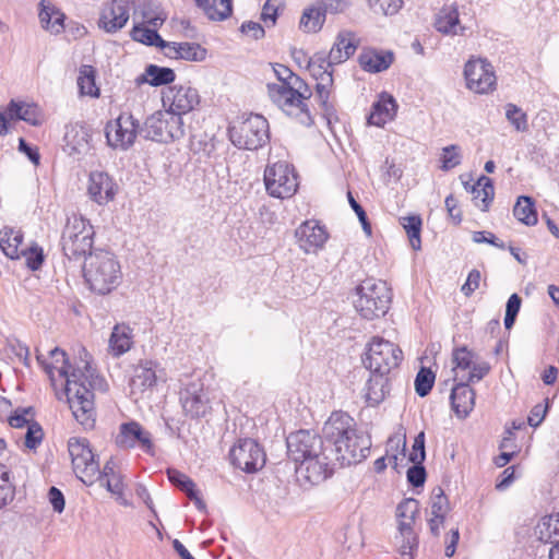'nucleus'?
Segmentation results:
<instances>
[{"mask_svg":"<svg viewBox=\"0 0 559 559\" xmlns=\"http://www.w3.org/2000/svg\"><path fill=\"white\" fill-rule=\"evenodd\" d=\"M51 362H47L39 353L36 355L38 364L44 368L52 384L55 371L64 379L66 395L74 418L85 428L91 429L95 424L94 391L105 392L107 382L91 366L87 360H81L73 366L63 349L55 347L49 352Z\"/></svg>","mask_w":559,"mask_h":559,"instance_id":"f257e3e1","label":"nucleus"},{"mask_svg":"<svg viewBox=\"0 0 559 559\" xmlns=\"http://www.w3.org/2000/svg\"><path fill=\"white\" fill-rule=\"evenodd\" d=\"M288 457L297 463L296 473L310 485H318L333 474L334 462L328 445L318 433L298 430L286 438Z\"/></svg>","mask_w":559,"mask_h":559,"instance_id":"f03ea898","label":"nucleus"},{"mask_svg":"<svg viewBox=\"0 0 559 559\" xmlns=\"http://www.w3.org/2000/svg\"><path fill=\"white\" fill-rule=\"evenodd\" d=\"M328 454L340 465L364 461L370 453L371 438L355 427L354 419L344 412H334L323 426Z\"/></svg>","mask_w":559,"mask_h":559,"instance_id":"7ed1b4c3","label":"nucleus"},{"mask_svg":"<svg viewBox=\"0 0 559 559\" xmlns=\"http://www.w3.org/2000/svg\"><path fill=\"white\" fill-rule=\"evenodd\" d=\"M90 289L98 295H107L122 282L121 265L117 257L107 250L91 252L83 269Z\"/></svg>","mask_w":559,"mask_h":559,"instance_id":"20e7f679","label":"nucleus"},{"mask_svg":"<svg viewBox=\"0 0 559 559\" xmlns=\"http://www.w3.org/2000/svg\"><path fill=\"white\" fill-rule=\"evenodd\" d=\"M293 85H266L271 100L287 116L302 126H311L313 119L306 100L311 92L305 81H294Z\"/></svg>","mask_w":559,"mask_h":559,"instance_id":"39448f33","label":"nucleus"},{"mask_svg":"<svg viewBox=\"0 0 559 559\" xmlns=\"http://www.w3.org/2000/svg\"><path fill=\"white\" fill-rule=\"evenodd\" d=\"M356 296L355 309L367 320L384 316L392 299L391 289L386 283L372 277L364 280L356 287Z\"/></svg>","mask_w":559,"mask_h":559,"instance_id":"423d86ee","label":"nucleus"},{"mask_svg":"<svg viewBox=\"0 0 559 559\" xmlns=\"http://www.w3.org/2000/svg\"><path fill=\"white\" fill-rule=\"evenodd\" d=\"M94 227L81 215L68 216L61 235V248L69 260H80L91 253Z\"/></svg>","mask_w":559,"mask_h":559,"instance_id":"0eeeda50","label":"nucleus"},{"mask_svg":"<svg viewBox=\"0 0 559 559\" xmlns=\"http://www.w3.org/2000/svg\"><path fill=\"white\" fill-rule=\"evenodd\" d=\"M228 135L237 148L257 151L270 141L269 121L261 115L251 114L230 126Z\"/></svg>","mask_w":559,"mask_h":559,"instance_id":"6e6552de","label":"nucleus"},{"mask_svg":"<svg viewBox=\"0 0 559 559\" xmlns=\"http://www.w3.org/2000/svg\"><path fill=\"white\" fill-rule=\"evenodd\" d=\"M402 360L403 352L399 345L380 336H373L370 340L362 357V364L369 372L388 374L399 368Z\"/></svg>","mask_w":559,"mask_h":559,"instance_id":"1a4fd4ad","label":"nucleus"},{"mask_svg":"<svg viewBox=\"0 0 559 559\" xmlns=\"http://www.w3.org/2000/svg\"><path fill=\"white\" fill-rule=\"evenodd\" d=\"M147 140L168 143L185 135L183 118L171 110L156 111L146 118L141 129Z\"/></svg>","mask_w":559,"mask_h":559,"instance_id":"9d476101","label":"nucleus"},{"mask_svg":"<svg viewBox=\"0 0 559 559\" xmlns=\"http://www.w3.org/2000/svg\"><path fill=\"white\" fill-rule=\"evenodd\" d=\"M264 183L267 193L277 199H289L297 192L298 175L293 165L277 162L267 165L264 170Z\"/></svg>","mask_w":559,"mask_h":559,"instance_id":"9b49d317","label":"nucleus"},{"mask_svg":"<svg viewBox=\"0 0 559 559\" xmlns=\"http://www.w3.org/2000/svg\"><path fill=\"white\" fill-rule=\"evenodd\" d=\"M68 450L76 476L84 484H93L95 477L99 474V465L95 460L88 440L85 438H70Z\"/></svg>","mask_w":559,"mask_h":559,"instance_id":"f8f14e48","label":"nucleus"},{"mask_svg":"<svg viewBox=\"0 0 559 559\" xmlns=\"http://www.w3.org/2000/svg\"><path fill=\"white\" fill-rule=\"evenodd\" d=\"M141 132L140 122L131 112L123 111L116 119L107 122L105 135L107 143L115 150L130 148Z\"/></svg>","mask_w":559,"mask_h":559,"instance_id":"ddd939ff","label":"nucleus"},{"mask_svg":"<svg viewBox=\"0 0 559 559\" xmlns=\"http://www.w3.org/2000/svg\"><path fill=\"white\" fill-rule=\"evenodd\" d=\"M231 464L246 472L254 473L265 464V453L260 444L250 438L240 439L229 451Z\"/></svg>","mask_w":559,"mask_h":559,"instance_id":"4468645a","label":"nucleus"},{"mask_svg":"<svg viewBox=\"0 0 559 559\" xmlns=\"http://www.w3.org/2000/svg\"><path fill=\"white\" fill-rule=\"evenodd\" d=\"M467 87L478 94L492 91L496 86V75L492 66L485 59L468 60L464 67Z\"/></svg>","mask_w":559,"mask_h":559,"instance_id":"2eb2a0df","label":"nucleus"},{"mask_svg":"<svg viewBox=\"0 0 559 559\" xmlns=\"http://www.w3.org/2000/svg\"><path fill=\"white\" fill-rule=\"evenodd\" d=\"M200 103V95L197 88L190 84H178L169 86L163 92V104L169 106V110L182 117L183 114L193 110Z\"/></svg>","mask_w":559,"mask_h":559,"instance_id":"dca6fc26","label":"nucleus"},{"mask_svg":"<svg viewBox=\"0 0 559 559\" xmlns=\"http://www.w3.org/2000/svg\"><path fill=\"white\" fill-rule=\"evenodd\" d=\"M116 444L120 449L140 448L147 454L154 453V445L151 433L138 421H129L120 425L119 433L116 437Z\"/></svg>","mask_w":559,"mask_h":559,"instance_id":"f3484780","label":"nucleus"},{"mask_svg":"<svg viewBox=\"0 0 559 559\" xmlns=\"http://www.w3.org/2000/svg\"><path fill=\"white\" fill-rule=\"evenodd\" d=\"M23 120L32 126L43 123V114L34 103H20L11 100L5 111L0 110V135L8 133V120Z\"/></svg>","mask_w":559,"mask_h":559,"instance_id":"a211bd4d","label":"nucleus"},{"mask_svg":"<svg viewBox=\"0 0 559 559\" xmlns=\"http://www.w3.org/2000/svg\"><path fill=\"white\" fill-rule=\"evenodd\" d=\"M130 7L124 0H111L103 5L98 26L106 33H116L129 21Z\"/></svg>","mask_w":559,"mask_h":559,"instance_id":"6ab92c4d","label":"nucleus"},{"mask_svg":"<svg viewBox=\"0 0 559 559\" xmlns=\"http://www.w3.org/2000/svg\"><path fill=\"white\" fill-rule=\"evenodd\" d=\"M180 402L187 415L192 418L205 416L211 409L202 383L191 382L180 393Z\"/></svg>","mask_w":559,"mask_h":559,"instance_id":"aec40b11","label":"nucleus"},{"mask_svg":"<svg viewBox=\"0 0 559 559\" xmlns=\"http://www.w3.org/2000/svg\"><path fill=\"white\" fill-rule=\"evenodd\" d=\"M295 235L300 249L306 253L323 248L329 238L325 227L317 221H306L296 229Z\"/></svg>","mask_w":559,"mask_h":559,"instance_id":"412c9836","label":"nucleus"},{"mask_svg":"<svg viewBox=\"0 0 559 559\" xmlns=\"http://www.w3.org/2000/svg\"><path fill=\"white\" fill-rule=\"evenodd\" d=\"M307 69L317 82L316 92L321 107L328 115L333 114L334 107L330 103V93L333 86V69L309 62H307Z\"/></svg>","mask_w":559,"mask_h":559,"instance_id":"4be33fe9","label":"nucleus"},{"mask_svg":"<svg viewBox=\"0 0 559 559\" xmlns=\"http://www.w3.org/2000/svg\"><path fill=\"white\" fill-rule=\"evenodd\" d=\"M455 381L457 383L453 386L450 400L455 414L465 418L473 411L475 405V392L465 381L464 377H460L459 372L455 373Z\"/></svg>","mask_w":559,"mask_h":559,"instance_id":"5701e85b","label":"nucleus"},{"mask_svg":"<svg viewBox=\"0 0 559 559\" xmlns=\"http://www.w3.org/2000/svg\"><path fill=\"white\" fill-rule=\"evenodd\" d=\"M116 185L108 174L93 171L90 175L87 192L90 198L99 205L107 204L114 200Z\"/></svg>","mask_w":559,"mask_h":559,"instance_id":"b1692460","label":"nucleus"},{"mask_svg":"<svg viewBox=\"0 0 559 559\" xmlns=\"http://www.w3.org/2000/svg\"><path fill=\"white\" fill-rule=\"evenodd\" d=\"M91 132L82 123L67 126L64 133V151L69 155H83L90 150Z\"/></svg>","mask_w":559,"mask_h":559,"instance_id":"393cba45","label":"nucleus"},{"mask_svg":"<svg viewBox=\"0 0 559 559\" xmlns=\"http://www.w3.org/2000/svg\"><path fill=\"white\" fill-rule=\"evenodd\" d=\"M391 374L383 372H370L364 389V397L369 406L382 403L391 390Z\"/></svg>","mask_w":559,"mask_h":559,"instance_id":"a878e982","label":"nucleus"},{"mask_svg":"<svg viewBox=\"0 0 559 559\" xmlns=\"http://www.w3.org/2000/svg\"><path fill=\"white\" fill-rule=\"evenodd\" d=\"M394 61V53L390 50L376 48L364 49L358 57L360 68L369 73H380L388 70Z\"/></svg>","mask_w":559,"mask_h":559,"instance_id":"bb28decb","label":"nucleus"},{"mask_svg":"<svg viewBox=\"0 0 559 559\" xmlns=\"http://www.w3.org/2000/svg\"><path fill=\"white\" fill-rule=\"evenodd\" d=\"M164 55L170 59H181L191 62H202L207 57V50L198 43L168 41Z\"/></svg>","mask_w":559,"mask_h":559,"instance_id":"cd10ccee","label":"nucleus"},{"mask_svg":"<svg viewBox=\"0 0 559 559\" xmlns=\"http://www.w3.org/2000/svg\"><path fill=\"white\" fill-rule=\"evenodd\" d=\"M158 365L152 360L142 361L134 368L130 381L132 394L144 393L156 385Z\"/></svg>","mask_w":559,"mask_h":559,"instance_id":"c85d7f7f","label":"nucleus"},{"mask_svg":"<svg viewBox=\"0 0 559 559\" xmlns=\"http://www.w3.org/2000/svg\"><path fill=\"white\" fill-rule=\"evenodd\" d=\"M429 504L431 514V518L428 520L429 530L432 535L439 536V528L450 511L449 500L440 487L432 490Z\"/></svg>","mask_w":559,"mask_h":559,"instance_id":"c756f323","label":"nucleus"},{"mask_svg":"<svg viewBox=\"0 0 559 559\" xmlns=\"http://www.w3.org/2000/svg\"><path fill=\"white\" fill-rule=\"evenodd\" d=\"M359 40L356 35L349 31H341L330 49V59L336 63H343L348 60L358 48Z\"/></svg>","mask_w":559,"mask_h":559,"instance_id":"7c9ffc66","label":"nucleus"},{"mask_svg":"<svg viewBox=\"0 0 559 559\" xmlns=\"http://www.w3.org/2000/svg\"><path fill=\"white\" fill-rule=\"evenodd\" d=\"M397 105L390 95H381L380 99L372 105L368 123L377 127H383L386 122L394 119Z\"/></svg>","mask_w":559,"mask_h":559,"instance_id":"2f4dec72","label":"nucleus"},{"mask_svg":"<svg viewBox=\"0 0 559 559\" xmlns=\"http://www.w3.org/2000/svg\"><path fill=\"white\" fill-rule=\"evenodd\" d=\"M435 27L444 35L463 34L460 25L459 11L455 5H444L436 15Z\"/></svg>","mask_w":559,"mask_h":559,"instance_id":"473e14b6","label":"nucleus"},{"mask_svg":"<svg viewBox=\"0 0 559 559\" xmlns=\"http://www.w3.org/2000/svg\"><path fill=\"white\" fill-rule=\"evenodd\" d=\"M132 330L129 325L116 324L108 341V350L114 357H120L132 347Z\"/></svg>","mask_w":559,"mask_h":559,"instance_id":"72a5a7b5","label":"nucleus"},{"mask_svg":"<svg viewBox=\"0 0 559 559\" xmlns=\"http://www.w3.org/2000/svg\"><path fill=\"white\" fill-rule=\"evenodd\" d=\"M24 235L22 230L3 227L0 230V249L11 260L21 258Z\"/></svg>","mask_w":559,"mask_h":559,"instance_id":"f704fd0d","label":"nucleus"},{"mask_svg":"<svg viewBox=\"0 0 559 559\" xmlns=\"http://www.w3.org/2000/svg\"><path fill=\"white\" fill-rule=\"evenodd\" d=\"M419 510V502L416 499L407 498L397 504L396 516L399 519V530L402 535L412 534L415 516Z\"/></svg>","mask_w":559,"mask_h":559,"instance_id":"c9c22d12","label":"nucleus"},{"mask_svg":"<svg viewBox=\"0 0 559 559\" xmlns=\"http://www.w3.org/2000/svg\"><path fill=\"white\" fill-rule=\"evenodd\" d=\"M471 193L473 194L475 205L480 207L481 211H487L495 197L492 180L481 175L471 187Z\"/></svg>","mask_w":559,"mask_h":559,"instance_id":"e433bc0d","label":"nucleus"},{"mask_svg":"<svg viewBox=\"0 0 559 559\" xmlns=\"http://www.w3.org/2000/svg\"><path fill=\"white\" fill-rule=\"evenodd\" d=\"M175 79L176 74L173 69L156 64H148L140 81L146 82L151 86H162L173 83Z\"/></svg>","mask_w":559,"mask_h":559,"instance_id":"4c0bfd02","label":"nucleus"},{"mask_svg":"<svg viewBox=\"0 0 559 559\" xmlns=\"http://www.w3.org/2000/svg\"><path fill=\"white\" fill-rule=\"evenodd\" d=\"M325 15L313 3L306 8L300 16L299 28L305 33H318L325 23Z\"/></svg>","mask_w":559,"mask_h":559,"instance_id":"58836bf2","label":"nucleus"},{"mask_svg":"<svg viewBox=\"0 0 559 559\" xmlns=\"http://www.w3.org/2000/svg\"><path fill=\"white\" fill-rule=\"evenodd\" d=\"M513 215L526 226L537 224V212L533 199L526 195L519 197L513 207Z\"/></svg>","mask_w":559,"mask_h":559,"instance_id":"ea45409f","label":"nucleus"},{"mask_svg":"<svg viewBox=\"0 0 559 559\" xmlns=\"http://www.w3.org/2000/svg\"><path fill=\"white\" fill-rule=\"evenodd\" d=\"M130 35L133 40L147 46H156L163 51L165 50L168 43L160 37L155 28H148L144 25H135L132 28Z\"/></svg>","mask_w":559,"mask_h":559,"instance_id":"a19ab883","label":"nucleus"},{"mask_svg":"<svg viewBox=\"0 0 559 559\" xmlns=\"http://www.w3.org/2000/svg\"><path fill=\"white\" fill-rule=\"evenodd\" d=\"M400 223L405 229L411 247L414 250H420L421 248V239H420V233H421V218L419 215H409V216H403L400 217Z\"/></svg>","mask_w":559,"mask_h":559,"instance_id":"79ce46f5","label":"nucleus"},{"mask_svg":"<svg viewBox=\"0 0 559 559\" xmlns=\"http://www.w3.org/2000/svg\"><path fill=\"white\" fill-rule=\"evenodd\" d=\"M78 85L82 95L97 97L99 90L95 84L94 69L91 66H83L80 69Z\"/></svg>","mask_w":559,"mask_h":559,"instance_id":"37998d69","label":"nucleus"},{"mask_svg":"<svg viewBox=\"0 0 559 559\" xmlns=\"http://www.w3.org/2000/svg\"><path fill=\"white\" fill-rule=\"evenodd\" d=\"M21 257L25 258V264L31 271H38L45 261L44 250L37 243L22 249Z\"/></svg>","mask_w":559,"mask_h":559,"instance_id":"c03bdc74","label":"nucleus"},{"mask_svg":"<svg viewBox=\"0 0 559 559\" xmlns=\"http://www.w3.org/2000/svg\"><path fill=\"white\" fill-rule=\"evenodd\" d=\"M14 498V486L10 480L8 467L0 464V509L11 502Z\"/></svg>","mask_w":559,"mask_h":559,"instance_id":"a18cd8bd","label":"nucleus"},{"mask_svg":"<svg viewBox=\"0 0 559 559\" xmlns=\"http://www.w3.org/2000/svg\"><path fill=\"white\" fill-rule=\"evenodd\" d=\"M435 373L428 368H420L415 378V391L424 397L429 394L435 383Z\"/></svg>","mask_w":559,"mask_h":559,"instance_id":"49530a36","label":"nucleus"},{"mask_svg":"<svg viewBox=\"0 0 559 559\" xmlns=\"http://www.w3.org/2000/svg\"><path fill=\"white\" fill-rule=\"evenodd\" d=\"M506 117L516 131L524 132L527 130V115L516 105L507 104Z\"/></svg>","mask_w":559,"mask_h":559,"instance_id":"de8ad7c7","label":"nucleus"},{"mask_svg":"<svg viewBox=\"0 0 559 559\" xmlns=\"http://www.w3.org/2000/svg\"><path fill=\"white\" fill-rule=\"evenodd\" d=\"M452 361L454 370L466 371L475 362V354L465 346L457 347L452 353Z\"/></svg>","mask_w":559,"mask_h":559,"instance_id":"09e8293b","label":"nucleus"},{"mask_svg":"<svg viewBox=\"0 0 559 559\" xmlns=\"http://www.w3.org/2000/svg\"><path fill=\"white\" fill-rule=\"evenodd\" d=\"M195 2L198 7H200L204 11L205 15L213 21H223L227 19L233 12L231 0H222L219 4L223 11L222 15L218 14V12L215 11V9L209 7V0H195Z\"/></svg>","mask_w":559,"mask_h":559,"instance_id":"8fccbe9b","label":"nucleus"},{"mask_svg":"<svg viewBox=\"0 0 559 559\" xmlns=\"http://www.w3.org/2000/svg\"><path fill=\"white\" fill-rule=\"evenodd\" d=\"M313 3L325 16L328 14H341L349 7L348 0H314Z\"/></svg>","mask_w":559,"mask_h":559,"instance_id":"3c124183","label":"nucleus"},{"mask_svg":"<svg viewBox=\"0 0 559 559\" xmlns=\"http://www.w3.org/2000/svg\"><path fill=\"white\" fill-rule=\"evenodd\" d=\"M521 297L518 294H512L506 306L504 326L507 330L511 329L515 322L516 316L521 308Z\"/></svg>","mask_w":559,"mask_h":559,"instance_id":"603ef678","label":"nucleus"},{"mask_svg":"<svg viewBox=\"0 0 559 559\" xmlns=\"http://www.w3.org/2000/svg\"><path fill=\"white\" fill-rule=\"evenodd\" d=\"M442 170H450L461 164L460 147L457 145H449L443 148L441 156Z\"/></svg>","mask_w":559,"mask_h":559,"instance_id":"864d4df0","label":"nucleus"},{"mask_svg":"<svg viewBox=\"0 0 559 559\" xmlns=\"http://www.w3.org/2000/svg\"><path fill=\"white\" fill-rule=\"evenodd\" d=\"M274 73L278 80L277 83H269L267 85H285L287 86L288 83L293 84L294 81H304L300 76L295 74L288 67L280 63H275L273 66Z\"/></svg>","mask_w":559,"mask_h":559,"instance_id":"5fc2aeb1","label":"nucleus"},{"mask_svg":"<svg viewBox=\"0 0 559 559\" xmlns=\"http://www.w3.org/2000/svg\"><path fill=\"white\" fill-rule=\"evenodd\" d=\"M405 440L403 441V444H402V451H401V457L399 456V454H389L386 453L385 456H381L379 459H377L373 463V466H374V471L377 473H381L383 472L385 468H386V460L389 461V464L396 471V472H400L399 471V460L403 461L405 459Z\"/></svg>","mask_w":559,"mask_h":559,"instance_id":"6e6d98bb","label":"nucleus"},{"mask_svg":"<svg viewBox=\"0 0 559 559\" xmlns=\"http://www.w3.org/2000/svg\"><path fill=\"white\" fill-rule=\"evenodd\" d=\"M44 432L40 425L36 421L28 424L25 435V447L33 450L36 449L43 441Z\"/></svg>","mask_w":559,"mask_h":559,"instance_id":"4d7b16f0","label":"nucleus"},{"mask_svg":"<svg viewBox=\"0 0 559 559\" xmlns=\"http://www.w3.org/2000/svg\"><path fill=\"white\" fill-rule=\"evenodd\" d=\"M426 459V452H425V433L421 431L419 432L413 444L412 452L409 453L408 461L413 464H420Z\"/></svg>","mask_w":559,"mask_h":559,"instance_id":"13d9d810","label":"nucleus"},{"mask_svg":"<svg viewBox=\"0 0 559 559\" xmlns=\"http://www.w3.org/2000/svg\"><path fill=\"white\" fill-rule=\"evenodd\" d=\"M281 5V0H266L262 8L261 20L265 24L271 23L272 26L275 25Z\"/></svg>","mask_w":559,"mask_h":559,"instance_id":"bf43d9fd","label":"nucleus"},{"mask_svg":"<svg viewBox=\"0 0 559 559\" xmlns=\"http://www.w3.org/2000/svg\"><path fill=\"white\" fill-rule=\"evenodd\" d=\"M490 371V365L486 361L474 362L469 372L467 374H463L465 381L468 383H473L476 381H480L485 376H487Z\"/></svg>","mask_w":559,"mask_h":559,"instance_id":"052dcab7","label":"nucleus"},{"mask_svg":"<svg viewBox=\"0 0 559 559\" xmlns=\"http://www.w3.org/2000/svg\"><path fill=\"white\" fill-rule=\"evenodd\" d=\"M33 407L17 408L14 414L9 418V424L14 428L28 427L33 420H29L27 416H33Z\"/></svg>","mask_w":559,"mask_h":559,"instance_id":"680f3d73","label":"nucleus"},{"mask_svg":"<svg viewBox=\"0 0 559 559\" xmlns=\"http://www.w3.org/2000/svg\"><path fill=\"white\" fill-rule=\"evenodd\" d=\"M347 199L350 204V207L354 210V212L357 214L359 222L361 223L364 231L370 236L371 235V225L368 221L367 214L362 206L355 200L352 192H347Z\"/></svg>","mask_w":559,"mask_h":559,"instance_id":"e2e57ef3","label":"nucleus"},{"mask_svg":"<svg viewBox=\"0 0 559 559\" xmlns=\"http://www.w3.org/2000/svg\"><path fill=\"white\" fill-rule=\"evenodd\" d=\"M542 525L545 526L548 532V535L545 537L544 532L540 531L542 539H545L546 543L555 538L559 539V513L550 515L547 520H544Z\"/></svg>","mask_w":559,"mask_h":559,"instance_id":"0e129e2a","label":"nucleus"},{"mask_svg":"<svg viewBox=\"0 0 559 559\" xmlns=\"http://www.w3.org/2000/svg\"><path fill=\"white\" fill-rule=\"evenodd\" d=\"M425 480H426V469H425L423 463L414 464L413 466H411L407 469V481L413 487L423 486L425 484Z\"/></svg>","mask_w":559,"mask_h":559,"instance_id":"69168bd1","label":"nucleus"},{"mask_svg":"<svg viewBox=\"0 0 559 559\" xmlns=\"http://www.w3.org/2000/svg\"><path fill=\"white\" fill-rule=\"evenodd\" d=\"M481 282V274L478 270L473 269L466 278V282L463 284L461 292L464 296L469 297L473 293L479 288Z\"/></svg>","mask_w":559,"mask_h":559,"instance_id":"338daca9","label":"nucleus"},{"mask_svg":"<svg viewBox=\"0 0 559 559\" xmlns=\"http://www.w3.org/2000/svg\"><path fill=\"white\" fill-rule=\"evenodd\" d=\"M547 411H548V400L546 401V404L535 405L531 409V413L528 415V418H527L528 425L534 428L538 427L543 423V420L547 414Z\"/></svg>","mask_w":559,"mask_h":559,"instance_id":"774afa93","label":"nucleus"}]
</instances>
